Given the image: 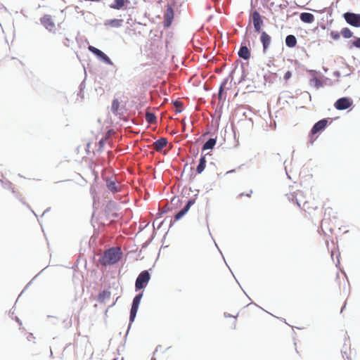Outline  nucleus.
<instances>
[{"mask_svg": "<svg viewBox=\"0 0 360 360\" xmlns=\"http://www.w3.org/2000/svg\"><path fill=\"white\" fill-rule=\"evenodd\" d=\"M167 144V140L165 138H160L154 142L153 146L156 151H160Z\"/></svg>", "mask_w": 360, "mask_h": 360, "instance_id": "obj_13", "label": "nucleus"}, {"mask_svg": "<svg viewBox=\"0 0 360 360\" xmlns=\"http://www.w3.org/2000/svg\"><path fill=\"white\" fill-rule=\"evenodd\" d=\"M126 2H129V1L128 0H114V3L112 4L110 6L112 8L120 10L124 6Z\"/></svg>", "mask_w": 360, "mask_h": 360, "instance_id": "obj_19", "label": "nucleus"}, {"mask_svg": "<svg viewBox=\"0 0 360 360\" xmlns=\"http://www.w3.org/2000/svg\"><path fill=\"white\" fill-rule=\"evenodd\" d=\"M234 172V170H233H233H230V171L227 172V174H228V173H231V172Z\"/></svg>", "mask_w": 360, "mask_h": 360, "instance_id": "obj_36", "label": "nucleus"}, {"mask_svg": "<svg viewBox=\"0 0 360 360\" xmlns=\"http://www.w3.org/2000/svg\"><path fill=\"white\" fill-rule=\"evenodd\" d=\"M89 51L94 54L98 60L100 61L110 65H113V63L110 60V58L101 50L93 46H89L88 48Z\"/></svg>", "mask_w": 360, "mask_h": 360, "instance_id": "obj_3", "label": "nucleus"}, {"mask_svg": "<svg viewBox=\"0 0 360 360\" xmlns=\"http://www.w3.org/2000/svg\"><path fill=\"white\" fill-rule=\"evenodd\" d=\"M297 39L294 35L289 34L285 38V44L290 48H292L296 46Z\"/></svg>", "mask_w": 360, "mask_h": 360, "instance_id": "obj_17", "label": "nucleus"}, {"mask_svg": "<svg viewBox=\"0 0 360 360\" xmlns=\"http://www.w3.org/2000/svg\"><path fill=\"white\" fill-rule=\"evenodd\" d=\"M195 203V200H189L186 205L184 206V208H182V210L185 212H188V210H190L191 205H193V204Z\"/></svg>", "mask_w": 360, "mask_h": 360, "instance_id": "obj_26", "label": "nucleus"}, {"mask_svg": "<svg viewBox=\"0 0 360 360\" xmlns=\"http://www.w3.org/2000/svg\"><path fill=\"white\" fill-rule=\"evenodd\" d=\"M344 18L350 25L356 27H360V14L347 12L344 14Z\"/></svg>", "mask_w": 360, "mask_h": 360, "instance_id": "obj_6", "label": "nucleus"}, {"mask_svg": "<svg viewBox=\"0 0 360 360\" xmlns=\"http://www.w3.org/2000/svg\"><path fill=\"white\" fill-rule=\"evenodd\" d=\"M344 308H345V305L343 306V308L342 309L341 311H342Z\"/></svg>", "mask_w": 360, "mask_h": 360, "instance_id": "obj_37", "label": "nucleus"}, {"mask_svg": "<svg viewBox=\"0 0 360 360\" xmlns=\"http://www.w3.org/2000/svg\"><path fill=\"white\" fill-rule=\"evenodd\" d=\"M195 203V200H189L186 205L184 206V208H182V210L185 212H188V210H190L191 205H193V204Z\"/></svg>", "mask_w": 360, "mask_h": 360, "instance_id": "obj_27", "label": "nucleus"}, {"mask_svg": "<svg viewBox=\"0 0 360 360\" xmlns=\"http://www.w3.org/2000/svg\"><path fill=\"white\" fill-rule=\"evenodd\" d=\"M40 22L50 32L56 33V25L50 15H44L40 18Z\"/></svg>", "mask_w": 360, "mask_h": 360, "instance_id": "obj_5", "label": "nucleus"}, {"mask_svg": "<svg viewBox=\"0 0 360 360\" xmlns=\"http://www.w3.org/2000/svg\"><path fill=\"white\" fill-rule=\"evenodd\" d=\"M260 41L262 44L263 51L266 53L271 44V38L266 32L263 31L261 32Z\"/></svg>", "mask_w": 360, "mask_h": 360, "instance_id": "obj_10", "label": "nucleus"}, {"mask_svg": "<svg viewBox=\"0 0 360 360\" xmlns=\"http://www.w3.org/2000/svg\"><path fill=\"white\" fill-rule=\"evenodd\" d=\"M123 22L124 20L122 19H110L105 20L104 25L111 27H120L122 26Z\"/></svg>", "mask_w": 360, "mask_h": 360, "instance_id": "obj_12", "label": "nucleus"}, {"mask_svg": "<svg viewBox=\"0 0 360 360\" xmlns=\"http://www.w3.org/2000/svg\"><path fill=\"white\" fill-rule=\"evenodd\" d=\"M205 165H206L205 157V156H202L200 158L199 164H198V165L197 166V168H196V172L198 174H201L204 171V169L205 168Z\"/></svg>", "mask_w": 360, "mask_h": 360, "instance_id": "obj_20", "label": "nucleus"}, {"mask_svg": "<svg viewBox=\"0 0 360 360\" xmlns=\"http://www.w3.org/2000/svg\"><path fill=\"white\" fill-rule=\"evenodd\" d=\"M225 317H231V316L230 314H228L226 313L224 314Z\"/></svg>", "mask_w": 360, "mask_h": 360, "instance_id": "obj_34", "label": "nucleus"}, {"mask_svg": "<svg viewBox=\"0 0 360 360\" xmlns=\"http://www.w3.org/2000/svg\"><path fill=\"white\" fill-rule=\"evenodd\" d=\"M106 186L108 190L112 193H117L120 190L119 185L115 181L110 179L106 181Z\"/></svg>", "mask_w": 360, "mask_h": 360, "instance_id": "obj_16", "label": "nucleus"}, {"mask_svg": "<svg viewBox=\"0 0 360 360\" xmlns=\"http://www.w3.org/2000/svg\"><path fill=\"white\" fill-rule=\"evenodd\" d=\"M353 45L357 48H360V38H357L356 41H353Z\"/></svg>", "mask_w": 360, "mask_h": 360, "instance_id": "obj_31", "label": "nucleus"}, {"mask_svg": "<svg viewBox=\"0 0 360 360\" xmlns=\"http://www.w3.org/2000/svg\"><path fill=\"white\" fill-rule=\"evenodd\" d=\"M252 21L255 31L259 32L261 30L263 21L258 11H255L252 13Z\"/></svg>", "mask_w": 360, "mask_h": 360, "instance_id": "obj_9", "label": "nucleus"}, {"mask_svg": "<svg viewBox=\"0 0 360 360\" xmlns=\"http://www.w3.org/2000/svg\"><path fill=\"white\" fill-rule=\"evenodd\" d=\"M310 83L311 85H314L315 87H316L317 89L319 88V87H322L323 86V83L321 82V80H319L318 78L316 77H313L311 80H310Z\"/></svg>", "mask_w": 360, "mask_h": 360, "instance_id": "obj_23", "label": "nucleus"}, {"mask_svg": "<svg viewBox=\"0 0 360 360\" xmlns=\"http://www.w3.org/2000/svg\"><path fill=\"white\" fill-rule=\"evenodd\" d=\"M240 58L244 60H248L250 57V52L246 46H241L238 53Z\"/></svg>", "mask_w": 360, "mask_h": 360, "instance_id": "obj_14", "label": "nucleus"}, {"mask_svg": "<svg viewBox=\"0 0 360 360\" xmlns=\"http://www.w3.org/2000/svg\"><path fill=\"white\" fill-rule=\"evenodd\" d=\"M252 193V191H250V193H248V194H247V196H248V197H250Z\"/></svg>", "mask_w": 360, "mask_h": 360, "instance_id": "obj_35", "label": "nucleus"}, {"mask_svg": "<svg viewBox=\"0 0 360 360\" xmlns=\"http://www.w3.org/2000/svg\"><path fill=\"white\" fill-rule=\"evenodd\" d=\"M121 255L120 248H112L104 252L103 255L100 258V262L104 266L113 264L120 259Z\"/></svg>", "mask_w": 360, "mask_h": 360, "instance_id": "obj_1", "label": "nucleus"}, {"mask_svg": "<svg viewBox=\"0 0 360 360\" xmlns=\"http://www.w3.org/2000/svg\"><path fill=\"white\" fill-rule=\"evenodd\" d=\"M119 108H120V102L117 99L115 98L112 101V106H111V110L114 113H116L118 112Z\"/></svg>", "mask_w": 360, "mask_h": 360, "instance_id": "obj_24", "label": "nucleus"}, {"mask_svg": "<svg viewBox=\"0 0 360 360\" xmlns=\"http://www.w3.org/2000/svg\"><path fill=\"white\" fill-rule=\"evenodd\" d=\"M174 106L176 108V111L178 112H181V110H182L181 108L182 107V103L181 102H179V101H176L174 103Z\"/></svg>", "mask_w": 360, "mask_h": 360, "instance_id": "obj_30", "label": "nucleus"}, {"mask_svg": "<svg viewBox=\"0 0 360 360\" xmlns=\"http://www.w3.org/2000/svg\"><path fill=\"white\" fill-rule=\"evenodd\" d=\"M279 7L283 9V8H285L287 7V6L285 4H280Z\"/></svg>", "mask_w": 360, "mask_h": 360, "instance_id": "obj_33", "label": "nucleus"}, {"mask_svg": "<svg viewBox=\"0 0 360 360\" xmlns=\"http://www.w3.org/2000/svg\"><path fill=\"white\" fill-rule=\"evenodd\" d=\"M150 278V275L148 271L146 270L141 272L136 280V290L137 291L145 288L147 285L148 283L149 282Z\"/></svg>", "mask_w": 360, "mask_h": 360, "instance_id": "obj_2", "label": "nucleus"}, {"mask_svg": "<svg viewBox=\"0 0 360 360\" xmlns=\"http://www.w3.org/2000/svg\"><path fill=\"white\" fill-rule=\"evenodd\" d=\"M328 121L326 119H323L317 122L312 127L311 131H310V136H312L314 134H316V133L323 130L326 125H327Z\"/></svg>", "mask_w": 360, "mask_h": 360, "instance_id": "obj_8", "label": "nucleus"}, {"mask_svg": "<svg viewBox=\"0 0 360 360\" xmlns=\"http://www.w3.org/2000/svg\"><path fill=\"white\" fill-rule=\"evenodd\" d=\"M226 83H227V79H226L224 80V82L221 83V84L219 87L218 97H219V99H220V100H221L223 98L224 88Z\"/></svg>", "mask_w": 360, "mask_h": 360, "instance_id": "obj_25", "label": "nucleus"}, {"mask_svg": "<svg viewBox=\"0 0 360 360\" xmlns=\"http://www.w3.org/2000/svg\"><path fill=\"white\" fill-rule=\"evenodd\" d=\"M353 102L352 100L348 97H342L336 101L334 104L335 108L339 110H344L349 108Z\"/></svg>", "mask_w": 360, "mask_h": 360, "instance_id": "obj_7", "label": "nucleus"}, {"mask_svg": "<svg viewBox=\"0 0 360 360\" xmlns=\"http://www.w3.org/2000/svg\"><path fill=\"white\" fill-rule=\"evenodd\" d=\"M174 19V11L171 7H168L165 13V22L164 25L165 27H168L171 25Z\"/></svg>", "mask_w": 360, "mask_h": 360, "instance_id": "obj_11", "label": "nucleus"}, {"mask_svg": "<svg viewBox=\"0 0 360 360\" xmlns=\"http://www.w3.org/2000/svg\"><path fill=\"white\" fill-rule=\"evenodd\" d=\"M186 212H185L182 209L175 215V220L178 221L181 219Z\"/></svg>", "mask_w": 360, "mask_h": 360, "instance_id": "obj_28", "label": "nucleus"}, {"mask_svg": "<svg viewBox=\"0 0 360 360\" xmlns=\"http://www.w3.org/2000/svg\"><path fill=\"white\" fill-rule=\"evenodd\" d=\"M146 120L148 123L153 124L155 122L156 117L153 112H147L146 114Z\"/></svg>", "mask_w": 360, "mask_h": 360, "instance_id": "obj_21", "label": "nucleus"}, {"mask_svg": "<svg viewBox=\"0 0 360 360\" xmlns=\"http://www.w3.org/2000/svg\"><path fill=\"white\" fill-rule=\"evenodd\" d=\"M291 75H292L291 72L290 71H288L285 72V74L284 75V79L285 80H287L291 77Z\"/></svg>", "mask_w": 360, "mask_h": 360, "instance_id": "obj_32", "label": "nucleus"}, {"mask_svg": "<svg viewBox=\"0 0 360 360\" xmlns=\"http://www.w3.org/2000/svg\"><path fill=\"white\" fill-rule=\"evenodd\" d=\"M341 34L346 39L352 37L353 34L352 32L347 27L343 28L341 30Z\"/></svg>", "mask_w": 360, "mask_h": 360, "instance_id": "obj_22", "label": "nucleus"}, {"mask_svg": "<svg viewBox=\"0 0 360 360\" xmlns=\"http://www.w3.org/2000/svg\"><path fill=\"white\" fill-rule=\"evenodd\" d=\"M300 18L301 21L305 23H312L315 20L314 15L310 13H302Z\"/></svg>", "mask_w": 360, "mask_h": 360, "instance_id": "obj_15", "label": "nucleus"}, {"mask_svg": "<svg viewBox=\"0 0 360 360\" xmlns=\"http://www.w3.org/2000/svg\"><path fill=\"white\" fill-rule=\"evenodd\" d=\"M142 297H143V293L141 292V293L136 295L134 297V298L133 299L131 308V311H130V316H129L130 323L134 322V321L136 318Z\"/></svg>", "mask_w": 360, "mask_h": 360, "instance_id": "obj_4", "label": "nucleus"}, {"mask_svg": "<svg viewBox=\"0 0 360 360\" xmlns=\"http://www.w3.org/2000/svg\"><path fill=\"white\" fill-rule=\"evenodd\" d=\"M330 36H331V37H332L334 40H338V39H340V35L339 32H335V31H332V32H330Z\"/></svg>", "mask_w": 360, "mask_h": 360, "instance_id": "obj_29", "label": "nucleus"}, {"mask_svg": "<svg viewBox=\"0 0 360 360\" xmlns=\"http://www.w3.org/2000/svg\"><path fill=\"white\" fill-rule=\"evenodd\" d=\"M216 139L210 138L203 145L202 150H206L209 149H212L216 144Z\"/></svg>", "mask_w": 360, "mask_h": 360, "instance_id": "obj_18", "label": "nucleus"}]
</instances>
